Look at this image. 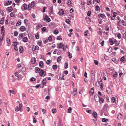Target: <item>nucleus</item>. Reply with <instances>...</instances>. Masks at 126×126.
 Segmentation results:
<instances>
[{"label":"nucleus","instance_id":"f257e3e1","mask_svg":"<svg viewBox=\"0 0 126 126\" xmlns=\"http://www.w3.org/2000/svg\"><path fill=\"white\" fill-rule=\"evenodd\" d=\"M47 83V81L46 79H43V80L42 81V83L41 84V85H42V87L41 86L40 87L42 88H43L44 87V85L45 86H46V85Z\"/></svg>","mask_w":126,"mask_h":126},{"label":"nucleus","instance_id":"f03ea898","mask_svg":"<svg viewBox=\"0 0 126 126\" xmlns=\"http://www.w3.org/2000/svg\"><path fill=\"white\" fill-rule=\"evenodd\" d=\"M39 74L42 77L45 76L46 74V72H44L43 70L41 69L40 70V71L39 72Z\"/></svg>","mask_w":126,"mask_h":126},{"label":"nucleus","instance_id":"7ed1b4c3","mask_svg":"<svg viewBox=\"0 0 126 126\" xmlns=\"http://www.w3.org/2000/svg\"><path fill=\"white\" fill-rule=\"evenodd\" d=\"M106 91L109 94H111L112 93V91L109 87H108L106 88Z\"/></svg>","mask_w":126,"mask_h":126},{"label":"nucleus","instance_id":"20e7f679","mask_svg":"<svg viewBox=\"0 0 126 126\" xmlns=\"http://www.w3.org/2000/svg\"><path fill=\"white\" fill-rule=\"evenodd\" d=\"M109 107L108 105L107 104H105L103 108L105 110H107L109 109Z\"/></svg>","mask_w":126,"mask_h":126},{"label":"nucleus","instance_id":"39448f33","mask_svg":"<svg viewBox=\"0 0 126 126\" xmlns=\"http://www.w3.org/2000/svg\"><path fill=\"white\" fill-rule=\"evenodd\" d=\"M35 72L36 73H39V72L40 71L41 69L36 67L35 68Z\"/></svg>","mask_w":126,"mask_h":126},{"label":"nucleus","instance_id":"423d86ee","mask_svg":"<svg viewBox=\"0 0 126 126\" xmlns=\"http://www.w3.org/2000/svg\"><path fill=\"white\" fill-rule=\"evenodd\" d=\"M98 16L99 17H102L104 18L105 17V16L104 14H100L98 15Z\"/></svg>","mask_w":126,"mask_h":126},{"label":"nucleus","instance_id":"0eeeda50","mask_svg":"<svg viewBox=\"0 0 126 126\" xmlns=\"http://www.w3.org/2000/svg\"><path fill=\"white\" fill-rule=\"evenodd\" d=\"M117 118L118 119L120 120L122 118V115L121 113H118L117 115Z\"/></svg>","mask_w":126,"mask_h":126},{"label":"nucleus","instance_id":"6e6552de","mask_svg":"<svg viewBox=\"0 0 126 126\" xmlns=\"http://www.w3.org/2000/svg\"><path fill=\"white\" fill-rule=\"evenodd\" d=\"M99 97L98 95H97L96 96L95 95L94 96L95 100L96 102L98 101L99 100Z\"/></svg>","mask_w":126,"mask_h":126},{"label":"nucleus","instance_id":"1a4fd4ad","mask_svg":"<svg viewBox=\"0 0 126 126\" xmlns=\"http://www.w3.org/2000/svg\"><path fill=\"white\" fill-rule=\"evenodd\" d=\"M36 61V59L34 58L33 59H32L31 60V63L32 64H34Z\"/></svg>","mask_w":126,"mask_h":126},{"label":"nucleus","instance_id":"9d476101","mask_svg":"<svg viewBox=\"0 0 126 126\" xmlns=\"http://www.w3.org/2000/svg\"><path fill=\"white\" fill-rule=\"evenodd\" d=\"M64 13V12L62 9H61L60 10L59 13H58V14L60 15V14H61L62 15H63Z\"/></svg>","mask_w":126,"mask_h":126},{"label":"nucleus","instance_id":"9b49d317","mask_svg":"<svg viewBox=\"0 0 126 126\" xmlns=\"http://www.w3.org/2000/svg\"><path fill=\"white\" fill-rule=\"evenodd\" d=\"M20 29L21 31H23L25 30L26 28L24 26H21L20 28Z\"/></svg>","mask_w":126,"mask_h":126},{"label":"nucleus","instance_id":"f8f14e48","mask_svg":"<svg viewBox=\"0 0 126 126\" xmlns=\"http://www.w3.org/2000/svg\"><path fill=\"white\" fill-rule=\"evenodd\" d=\"M45 19H46L47 22H48L50 21V19L49 17H48L47 16H46Z\"/></svg>","mask_w":126,"mask_h":126},{"label":"nucleus","instance_id":"ddd939ff","mask_svg":"<svg viewBox=\"0 0 126 126\" xmlns=\"http://www.w3.org/2000/svg\"><path fill=\"white\" fill-rule=\"evenodd\" d=\"M92 115L94 118H95L97 116V113L95 112H94L92 113Z\"/></svg>","mask_w":126,"mask_h":126},{"label":"nucleus","instance_id":"4468645a","mask_svg":"<svg viewBox=\"0 0 126 126\" xmlns=\"http://www.w3.org/2000/svg\"><path fill=\"white\" fill-rule=\"evenodd\" d=\"M94 92V90L93 88H92L91 89V90L90 91V95H93Z\"/></svg>","mask_w":126,"mask_h":126},{"label":"nucleus","instance_id":"2eb2a0df","mask_svg":"<svg viewBox=\"0 0 126 126\" xmlns=\"http://www.w3.org/2000/svg\"><path fill=\"white\" fill-rule=\"evenodd\" d=\"M63 46L64 47V45L62 43H60L58 46V47L59 48H61Z\"/></svg>","mask_w":126,"mask_h":126},{"label":"nucleus","instance_id":"dca6fc26","mask_svg":"<svg viewBox=\"0 0 126 126\" xmlns=\"http://www.w3.org/2000/svg\"><path fill=\"white\" fill-rule=\"evenodd\" d=\"M43 64L44 63L42 61L40 62L39 63V65L41 68L42 67V66H43Z\"/></svg>","mask_w":126,"mask_h":126},{"label":"nucleus","instance_id":"f3484780","mask_svg":"<svg viewBox=\"0 0 126 126\" xmlns=\"http://www.w3.org/2000/svg\"><path fill=\"white\" fill-rule=\"evenodd\" d=\"M99 100L100 103L101 102L102 103H103V102L104 100V99L103 98H101L100 97H99Z\"/></svg>","mask_w":126,"mask_h":126},{"label":"nucleus","instance_id":"a211bd4d","mask_svg":"<svg viewBox=\"0 0 126 126\" xmlns=\"http://www.w3.org/2000/svg\"><path fill=\"white\" fill-rule=\"evenodd\" d=\"M28 39L27 37H25L23 39V41L25 42H26L28 41Z\"/></svg>","mask_w":126,"mask_h":126},{"label":"nucleus","instance_id":"6ab92c4d","mask_svg":"<svg viewBox=\"0 0 126 126\" xmlns=\"http://www.w3.org/2000/svg\"><path fill=\"white\" fill-rule=\"evenodd\" d=\"M77 89L76 88H74L73 91V93L74 94L73 95H76L77 94L76 91Z\"/></svg>","mask_w":126,"mask_h":126},{"label":"nucleus","instance_id":"aec40b11","mask_svg":"<svg viewBox=\"0 0 126 126\" xmlns=\"http://www.w3.org/2000/svg\"><path fill=\"white\" fill-rule=\"evenodd\" d=\"M95 10L97 11H98L100 10V8L98 5L96 6H95Z\"/></svg>","mask_w":126,"mask_h":126},{"label":"nucleus","instance_id":"412c9836","mask_svg":"<svg viewBox=\"0 0 126 126\" xmlns=\"http://www.w3.org/2000/svg\"><path fill=\"white\" fill-rule=\"evenodd\" d=\"M8 10L9 12H11L13 10V8L11 7H9L8 8Z\"/></svg>","mask_w":126,"mask_h":126},{"label":"nucleus","instance_id":"4be33fe9","mask_svg":"<svg viewBox=\"0 0 126 126\" xmlns=\"http://www.w3.org/2000/svg\"><path fill=\"white\" fill-rule=\"evenodd\" d=\"M114 42L115 43V46H118L119 44V43L118 42L116 41V40L114 39Z\"/></svg>","mask_w":126,"mask_h":126},{"label":"nucleus","instance_id":"5701e85b","mask_svg":"<svg viewBox=\"0 0 126 126\" xmlns=\"http://www.w3.org/2000/svg\"><path fill=\"white\" fill-rule=\"evenodd\" d=\"M109 41V42L110 43V44L111 45H112L113 44V41L111 38L110 39Z\"/></svg>","mask_w":126,"mask_h":126},{"label":"nucleus","instance_id":"b1692460","mask_svg":"<svg viewBox=\"0 0 126 126\" xmlns=\"http://www.w3.org/2000/svg\"><path fill=\"white\" fill-rule=\"evenodd\" d=\"M27 5L26 4H23V7L24 10H26L27 9Z\"/></svg>","mask_w":126,"mask_h":126},{"label":"nucleus","instance_id":"393cba45","mask_svg":"<svg viewBox=\"0 0 126 126\" xmlns=\"http://www.w3.org/2000/svg\"><path fill=\"white\" fill-rule=\"evenodd\" d=\"M91 3V0H87V4L88 5H89Z\"/></svg>","mask_w":126,"mask_h":126},{"label":"nucleus","instance_id":"a878e982","mask_svg":"<svg viewBox=\"0 0 126 126\" xmlns=\"http://www.w3.org/2000/svg\"><path fill=\"white\" fill-rule=\"evenodd\" d=\"M6 41L8 44H9V45H10L11 44V43L10 39L8 38H7L6 39Z\"/></svg>","mask_w":126,"mask_h":126},{"label":"nucleus","instance_id":"bb28decb","mask_svg":"<svg viewBox=\"0 0 126 126\" xmlns=\"http://www.w3.org/2000/svg\"><path fill=\"white\" fill-rule=\"evenodd\" d=\"M12 3V1L10 0H9L6 2V5H9L10 4Z\"/></svg>","mask_w":126,"mask_h":126},{"label":"nucleus","instance_id":"cd10ccee","mask_svg":"<svg viewBox=\"0 0 126 126\" xmlns=\"http://www.w3.org/2000/svg\"><path fill=\"white\" fill-rule=\"evenodd\" d=\"M61 56H60L58 57L57 59V62H60L61 61Z\"/></svg>","mask_w":126,"mask_h":126},{"label":"nucleus","instance_id":"c85d7f7f","mask_svg":"<svg viewBox=\"0 0 126 126\" xmlns=\"http://www.w3.org/2000/svg\"><path fill=\"white\" fill-rule=\"evenodd\" d=\"M94 71H93V70H92L91 71V76L92 78H94Z\"/></svg>","mask_w":126,"mask_h":126},{"label":"nucleus","instance_id":"c756f323","mask_svg":"<svg viewBox=\"0 0 126 126\" xmlns=\"http://www.w3.org/2000/svg\"><path fill=\"white\" fill-rule=\"evenodd\" d=\"M52 68L54 69H56L57 68V65H53L52 66Z\"/></svg>","mask_w":126,"mask_h":126},{"label":"nucleus","instance_id":"7c9ffc66","mask_svg":"<svg viewBox=\"0 0 126 126\" xmlns=\"http://www.w3.org/2000/svg\"><path fill=\"white\" fill-rule=\"evenodd\" d=\"M19 51L20 52L22 53V52L23 50H22L21 49H22L23 47L22 46H20L19 48Z\"/></svg>","mask_w":126,"mask_h":126},{"label":"nucleus","instance_id":"2f4dec72","mask_svg":"<svg viewBox=\"0 0 126 126\" xmlns=\"http://www.w3.org/2000/svg\"><path fill=\"white\" fill-rule=\"evenodd\" d=\"M35 37L37 39H38L39 38V34L37 33L35 35Z\"/></svg>","mask_w":126,"mask_h":126},{"label":"nucleus","instance_id":"473e14b6","mask_svg":"<svg viewBox=\"0 0 126 126\" xmlns=\"http://www.w3.org/2000/svg\"><path fill=\"white\" fill-rule=\"evenodd\" d=\"M14 34L15 36H16L18 34V32L16 31H15L14 33Z\"/></svg>","mask_w":126,"mask_h":126},{"label":"nucleus","instance_id":"72a5a7b5","mask_svg":"<svg viewBox=\"0 0 126 126\" xmlns=\"http://www.w3.org/2000/svg\"><path fill=\"white\" fill-rule=\"evenodd\" d=\"M32 5L30 4H29L28 6V10H31L32 8Z\"/></svg>","mask_w":126,"mask_h":126},{"label":"nucleus","instance_id":"f704fd0d","mask_svg":"<svg viewBox=\"0 0 126 126\" xmlns=\"http://www.w3.org/2000/svg\"><path fill=\"white\" fill-rule=\"evenodd\" d=\"M116 99L114 97H112L111 99V102L112 103L114 102Z\"/></svg>","mask_w":126,"mask_h":126},{"label":"nucleus","instance_id":"c9c22d12","mask_svg":"<svg viewBox=\"0 0 126 126\" xmlns=\"http://www.w3.org/2000/svg\"><path fill=\"white\" fill-rule=\"evenodd\" d=\"M72 110V109L71 107H69L67 110V112L69 113H70L71 112Z\"/></svg>","mask_w":126,"mask_h":126},{"label":"nucleus","instance_id":"e433bc0d","mask_svg":"<svg viewBox=\"0 0 126 126\" xmlns=\"http://www.w3.org/2000/svg\"><path fill=\"white\" fill-rule=\"evenodd\" d=\"M68 64L67 63H65L64 64V68L66 69L68 67Z\"/></svg>","mask_w":126,"mask_h":126},{"label":"nucleus","instance_id":"4c0bfd02","mask_svg":"<svg viewBox=\"0 0 126 126\" xmlns=\"http://www.w3.org/2000/svg\"><path fill=\"white\" fill-rule=\"evenodd\" d=\"M30 4L31 5H32V6L33 7H34L35 5V3L34 1L32 2Z\"/></svg>","mask_w":126,"mask_h":126},{"label":"nucleus","instance_id":"58836bf2","mask_svg":"<svg viewBox=\"0 0 126 126\" xmlns=\"http://www.w3.org/2000/svg\"><path fill=\"white\" fill-rule=\"evenodd\" d=\"M5 63H4V62L3 63L2 67V68H5L6 67V65Z\"/></svg>","mask_w":126,"mask_h":126},{"label":"nucleus","instance_id":"ea45409f","mask_svg":"<svg viewBox=\"0 0 126 126\" xmlns=\"http://www.w3.org/2000/svg\"><path fill=\"white\" fill-rule=\"evenodd\" d=\"M67 3L69 6H71V2L70 1L68 0V1Z\"/></svg>","mask_w":126,"mask_h":126},{"label":"nucleus","instance_id":"a19ab883","mask_svg":"<svg viewBox=\"0 0 126 126\" xmlns=\"http://www.w3.org/2000/svg\"><path fill=\"white\" fill-rule=\"evenodd\" d=\"M33 91V90L32 89H28V92L29 93H32Z\"/></svg>","mask_w":126,"mask_h":126},{"label":"nucleus","instance_id":"79ce46f5","mask_svg":"<svg viewBox=\"0 0 126 126\" xmlns=\"http://www.w3.org/2000/svg\"><path fill=\"white\" fill-rule=\"evenodd\" d=\"M14 46V47L16 46L17 45V42H13Z\"/></svg>","mask_w":126,"mask_h":126},{"label":"nucleus","instance_id":"37998d69","mask_svg":"<svg viewBox=\"0 0 126 126\" xmlns=\"http://www.w3.org/2000/svg\"><path fill=\"white\" fill-rule=\"evenodd\" d=\"M42 43V42L41 41H39L37 42V44L39 46H40L41 45Z\"/></svg>","mask_w":126,"mask_h":126},{"label":"nucleus","instance_id":"c03bdc74","mask_svg":"<svg viewBox=\"0 0 126 126\" xmlns=\"http://www.w3.org/2000/svg\"><path fill=\"white\" fill-rule=\"evenodd\" d=\"M52 112L53 113H54L56 112V109H53L52 110Z\"/></svg>","mask_w":126,"mask_h":126},{"label":"nucleus","instance_id":"a18cd8bd","mask_svg":"<svg viewBox=\"0 0 126 126\" xmlns=\"http://www.w3.org/2000/svg\"><path fill=\"white\" fill-rule=\"evenodd\" d=\"M57 39L58 40H62V38L61 36H59L57 37Z\"/></svg>","mask_w":126,"mask_h":126},{"label":"nucleus","instance_id":"49530a36","mask_svg":"<svg viewBox=\"0 0 126 126\" xmlns=\"http://www.w3.org/2000/svg\"><path fill=\"white\" fill-rule=\"evenodd\" d=\"M102 120L103 122H106L108 121V119H107L103 118L102 119Z\"/></svg>","mask_w":126,"mask_h":126},{"label":"nucleus","instance_id":"de8ad7c7","mask_svg":"<svg viewBox=\"0 0 126 126\" xmlns=\"http://www.w3.org/2000/svg\"><path fill=\"white\" fill-rule=\"evenodd\" d=\"M65 22L67 23L68 24H69L70 23V21L69 19H67L65 21Z\"/></svg>","mask_w":126,"mask_h":126},{"label":"nucleus","instance_id":"09e8293b","mask_svg":"<svg viewBox=\"0 0 126 126\" xmlns=\"http://www.w3.org/2000/svg\"><path fill=\"white\" fill-rule=\"evenodd\" d=\"M58 31L57 30H55L54 31V33L55 34H57L58 33Z\"/></svg>","mask_w":126,"mask_h":126},{"label":"nucleus","instance_id":"8fccbe9b","mask_svg":"<svg viewBox=\"0 0 126 126\" xmlns=\"http://www.w3.org/2000/svg\"><path fill=\"white\" fill-rule=\"evenodd\" d=\"M34 49L35 50H39V48L37 46H35Z\"/></svg>","mask_w":126,"mask_h":126},{"label":"nucleus","instance_id":"3c124183","mask_svg":"<svg viewBox=\"0 0 126 126\" xmlns=\"http://www.w3.org/2000/svg\"><path fill=\"white\" fill-rule=\"evenodd\" d=\"M15 111H18L19 110V108L18 106H16L15 108Z\"/></svg>","mask_w":126,"mask_h":126},{"label":"nucleus","instance_id":"603ef678","mask_svg":"<svg viewBox=\"0 0 126 126\" xmlns=\"http://www.w3.org/2000/svg\"><path fill=\"white\" fill-rule=\"evenodd\" d=\"M19 37L21 39L23 37V34L22 33L20 34L19 35Z\"/></svg>","mask_w":126,"mask_h":126},{"label":"nucleus","instance_id":"864d4df0","mask_svg":"<svg viewBox=\"0 0 126 126\" xmlns=\"http://www.w3.org/2000/svg\"><path fill=\"white\" fill-rule=\"evenodd\" d=\"M125 60V58L124 56H123L120 59V60L122 62H123Z\"/></svg>","mask_w":126,"mask_h":126},{"label":"nucleus","instance_id":"5fc2aeb1","mask_svg":"<svg viewBox=\"0 0 126 126\" xmlns=\"http://www.w3.org/2000/svg\"><path fill=\"white\" fill-rule=\"evenodd\" d=\"M46 30V27H44L41 28V30L42 31L44 32Z\"/></svg>","mask_w":126,"mask_h":126},{"label":"nucleus","instance_id":"6e6d98bb","mask_svg":"<svg viewBox=\"0 0 126 126\" xmlns=\"http://www.w3.org/2000/svg\"><path fill=\"white\" fill-rule=\"evenodd\" d=\"M117 75V72H115V74H114L113 75V76L114 77H116Z\"/></svg>","mask_w":126,"mask_h":126},{"label":"nucleus","instance_id":"4d7b16f0","mask_svg":"<svg viewBox=\"0 0 126 126\" xmlns=\"http://www.w3.org/2000/svg\"><path fill=\"white\" fill-rule=\"evenodd\" d=\"M102 20L101 18H99L98 19V21L99 23L100 24H101L102 23Z\"/></svg>","mask_w":126,"mask_h":126},{"label":"nucleus","instance_id":"13d9d810","mask_svg":"<svg viewBox=\"0 0 126 126\" xmlns=\"http://www.w3.org/2000/svg\"><path fill=\"white\" fill-rule=\"evenodd\" d=\"M68 55L69 56V58H71L72 57V56L70 55V53L69 51H68Z\"/></svg>","mask_w":126,"mask_h":126},{"label":"nucleus","instance_id":"bf43d9fd","mask_svg":"<svg viewBox=\"0 0 126 126\" xmlns=\"http://www.w3.org/2000/svg\"><path fill=\"white\" fill-rule=\"evenodd\" d=\"M48 40L50 42L52 40V37L51 36H49L48 37Z\"/></svg>","mask_w":126,"mask_h":126},{"label":"nucleus","instance_id":"052dcab7","mask_svg":"<svg viewBox=\"0 0 126 126\" xmlns=\"http://www.w3.org/2000/svg\"><path fill=\"white\" fill-rule=\"evenodd\" d=\"M117 13H116L115 12H114L113 15V17H114L117 15Z\"/></svg>","mask_w":126,"mask_h":126},{"label":"nucleus","instance_id":"680f3d73","mask_svg":"<svg viewBox=\"0 0 126 126\" xmlns=\"http://www.w3.org/2000/svg\"><path fill=\"white\" fill-rule=\"evenodd\" d=\"M36 122V120L35 118L34 117H33V123H35Z\"/></svg>","mask_w":126,"mask_h":126},{"label":"nucleus","instance_id":"e2e57ef3","mask_svg":"<svg viewBox=\"0 0 126 126\" xmlns=\"http://www.w3.org/2000/svg\"><path fill=\"white\" fill-rule=\"evenodd\" d=\"M51 61L50 60H47L46 62V63L47 64H49L50 63Z\"/></svg>","mask_w":126,"mask_h":126},{"label":"nucleus","instance_id":"0e129e2a","mask_svg":"<svg viewBox=\"0 0 126 126\" xmlns=\"http://www.w3.org/2000/svg\"><path fill=\"white\" fill-rule=\"evenodd\" d=\"M117 36L120 39L121 38V34L119 33H118Z\"/></svg>","mask_w":126,"mask_h":126},{"label":"nucleus","instance_id":"69168bd1","mask_svg":"<svg viewBox=\"0 0 126 126\" xmlns=\"http://www.w3.org/2000/svg\"><path fill=\"white\" fill-rule=\"evenodd\" d=\"M91 14V11H89L87 13V15L88 16H90Z\"/></svg>","mask_w":126,"mask_h":126},{"label":"nucleus","instance_id":"338daca9","mask_svg":"<svg viewBox=\"0 0 126 126\" xmlns=\"http://www.w3.org/2000/svg\"><path fill=\"white\" fill-rule=\"evenodd\" d=\"M94 63L96 65H97L98 64V62L96 60H94Z\"/></svg>","mask_w":126,"mask_h":126},{"label":"nucleus","instance_id":"774afa93","mask_svg":"<svg viewBox=\"0 0 126 126\" xmlns=\"http://www.w3.org/2000/svg\"><path fill=\"white\" fill-rule=\"evenodd\" d=\"M108 51L109 52H111L112 51V48H109L108 50Z\"/></svg>","mask_w":126,"mask_h":126}]
</instances>
